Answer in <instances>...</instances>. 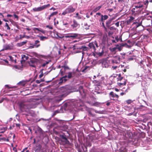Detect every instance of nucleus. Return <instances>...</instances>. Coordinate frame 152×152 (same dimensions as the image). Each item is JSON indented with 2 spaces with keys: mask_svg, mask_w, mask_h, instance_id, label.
<instances>
[{
  "mask_svg": "<svg viewBox=\"0 0 152 152\" xmlns=\"http://www.w3.org/2000/svg\"><path fill=\"white\" fill-rule=\"evenodd\" d=\"M19 107L22 112L27 111V110L29 109L34 108L35 105L31 103L25 104L21 102L19 104Z\"/></svg>",
  "mask_w": 152,
  "mask_h": 152,
  "instance_id": "obj_1",
  "label": "nucleus"
},
{
  "mask_svg": "<svg viewBox=\"0 0 152 152\" xmlns=\"http://www.w3.org/2000/svg\"><path fill=\"white\" fill-rule=\"evenodd\" d=\"M143 3L141 1L135 3L134 4V7L132 9V11L136 13H140L141 12V11L143 9Z\"/></svg>",
  "mask_w": 152,
  "mask_h": 152,
  "instance_id": "obj_2",
  "label": "nucleus"
},
{
  "mask_svg": "<svg viewBox=\"0 0 152 152\" xmlns=\"http://www.w3.org/2000/svg\"><path fill=\"white\" fill-rule=\"evenodd\" d=\"M108 18V17L107 15H102L101 18H100L99 20V22L100 23L101 26L104 28L105 31H107V29L105 26L104 21L105 20H107Z\"/></svg>",
  "mask_w": 152,
  "mask_h": 152,
  "instance_id": "obj_3",
  "label": "nucleus"
},
{
  "mask_svg": "<svg viewBox=\"0 0 152 152\" xmlns=\"http://www.w3.org/2000/svg\"><path fill=\"white\" fill-rule=\"evenodd\" d=\"M79 34L77 33H70L68 34L65 36L59 37L60 38H71L72 39H76L78 37Z\"/></svg>",
  "mask_w": 152,
  "mask_h": 152,
  "instance_id": "obj_4",
  "label": "nucleus"
},
{
  "mask_svg": "<svg viewBox=\"0 0 152 152\" xmlns=\"http://www.w3.org/2000/svg\"><path fill=\"white\" fill-rule=\"evenodd\" d=\"M120 58L118 56H114L111 60V64L112 65H118L120 63Z\"/></svg>",
  "mask_w": 152,
  "mask_h": 152,
  "instance_id": "obj_5",
  "label": "nucleus"
},
{
  "mask_svg": "<svg viewBox=\"0 0 152 152\" xmlns=\"http://www.w3.org/2000/svg\"><path fill=\"white\" fill-rule=\"evenodd\" d=\"M50 6V4H48L39 7L37 8L35 7L33 8V10L34 12H40L49 7Z\"/></svg>",
  "mask_w": 152,
  "mask_h": 152,
  "instance_id": "obj_6",
  "label": "nucleus"
},
{
  "mask_svg": "<svg viewBox=\"0 0 152 152\" xmlns=\"http://www.w3.org/2000/svg\"><path fill=\"white\" fill-rule=\"evenodd\" d=\"M38 61V60L35 58H32L30 59V61L28 62L29 65L31 67H36L35 64H37Z\"/></svg>",
  "mask_w": 152,
  "mask_h": 152,
  "instance_id": "obj_7",
  "label": "nucleus"
},
{
  "mask_svg": "<svg viewBox=\"0 0 152 152\" xmlns=\"http://www.w3.org/2000/svg\"><path fill=\"white\" fill-rule=\"evenodd\" d=\"M60 137L62 139L64 140L62 141L64 142V143L66 144L69 145L70 143L69 141L68 140L66 136L64 134H60Z\"/></svg>",
  "mask_w": 152,
  "mask_h": 152,
  "instance_id": "obj_8",
  "label": "nucleus"
},
{
  "mask_svg": "<svg viewBox=\"0 0 152 152\" xmlns=\"http://www.w3.org/2000/svg\"><path fill=\"white\" fill-rule=\"evenodd\" d=\"M68 13H71L74 12L75 10V9L72 6H69L66 9Z\"/></svg>",
  "mask_w": 152,
  "mask_h": 152,
  "instance_id": "obj_9",
  "label": "nucleus"
},
{
  "mask_svg": "<svg viewBox=\"0 0 152 152\" xmlns=\"http://www.w3.org/2000/svg\"><path fill=\"white\" fill-rule=\"evenodd\" d=\"M79 26V24L75 20H73V23L71 25V26L73 28H77Z\"/></svg>",
  "mask_w": 152,
  "mask_h": 152,
  "instance_id": "obj_10",
  "label": "nucleus"
},
{
  "mask_svg": "<svg viewBox=\"0 0 152 152\" xmlns=\"http://www.w3.org/2000/svg\"><path fill=\"white\" fill-rule=\"evenodd\" d=\"M93 83L95 85L99 86H100L101 84L102 83L101 81L100 80H94L93 81Z\"/></svg>",
  "mask_w": 152,
  "mask_h": 152,
  "instance_id": "obj_11",
  "label": "nucleus"
},
{
  "mask_svg": "<svg viewBox=\"0 0 152 152\" xmlns=\"http://www.w3.org/2000/svg\"><path fill=\"white\" fill-rule=\"evenodd\" d=\"M88 46L90 48L93 50L94 52H95L96 49L95 46H94V43L93 42L90 43L88 44Z\"/></svg>",
  "mask_w": 152,
  "mask_h": 152,
  "instance_id": "obj_12",
  "label": "nucleus"
},
{
  "mask_svg": "<svg viewBox=\"0 0 152 152\" xmlns=\"http://www.w3.org/2000/svg\"><path fill=\"white\" fill-rule=\"evenodd\" d=\"M75 72H69L68 73V75L67 76V77L69 79H70L72 77L74 76L75 74Z\"/></svg>",
  "mask_w": 152,
  "mask_h": 152,
  "instance_id": "obj_13",
  "label": "nucleus"
},
{
  "mask_svg": "<svg viewBox=\"0 0 152 152\" xmlns=\"http://www.w3.org/2000/svg\"><path fill=\"white\" fill-rule=\"evenodd\" d=\"M112 20L110 19L107 20L106 23V27H107L108 28H109L110 26L111 25V23L112 22Z\"/></svg>",
  "mask_w": 152,
  "mask_h": 152,
  "instance_id": "obj_14",
  "label": "nucleus"
},
{
  "mask_svg": "<svg viewBox=\"0 0 152 152\" xmlns=\"http://www.w3.org/2000/svg\"><path fill=\"white\" fill-rule=\"evenodd\" d=\"M118 1L120 4L125 5L128 3L129 0H118Z\"/></svg>",
  "mask_w": 152,
  "mask_h": 152,
  "instance_id": "obj_15",
  "label": "nucleus"
},
{
  "mask_svg": "<svg viewBox=\"0 0 152 152\" xmlns=\"http://www.w3.org/2000/svg\"><path fill=\"white\" fill-rule=\"evenodd\" d=\"M109 95L111 96L113 98L115 97L117 99H118L119 98V96L118 95L114 94L113 91H111Z\"/></svg>",
  "mask_w": 152,
  "mask_h": 152,
  "instance_id": "obj_16",
  "label": "nucleus"
},
{
  "mask_svg": "<svg viewBox=\"0 0 152 152\" xmlns=\"http://www.w3.org/2000/svg\"><path fill=\"white\" fill-rule=\"evenodd\" d=\"M142 14L145 17H146L148 15L151 14V13L150 12L148 11L147 10H145L144 12H142Z\"/></svg>",
  "mask_w": 152,
  "mask_h": 152,
  "instance_id": "obj_17",
  "label": "nucleus"
},
{
  "mask_svg": "<svg viewBox=\"0 0 152 152\" xmlns=\"http://www.w3.org/2000/svg\"><path fill=\"white\" fill-rule=\"evenodd\" d=\"M134 18L133 17H131L129 19L126 21V23L127 25H129L132 22V21L134 20Z\"/></svg>",
  "mask_w": 152,
  "mask_h": 152,
  "instance_id": "obj_18",
  "label": "nucleus"
},
{
  "mask_svg": "<svg viewBox=\"0 0 152 152\" xmlns=\"http://www.w3.org/2000/svg\"><path fill=\"white\" fill-rule=\"evenodd\" d=\"M71 87L70 86L66 85L64 87H63V89L65 91H68L70 89Z\"/></svg>",
  "mask_w": 152,
  "mask_h": 152,
  "instance_id": "obj_19",
  "label": "nucleus"
},
{
  "mask_svg": "<svg viewBox=\"0 0 152 152\" xmlns=\"http://www.w3.org/2000/svg\"><path fill=\"white\" fill-rule=\"evenodd\" d=\"M67 80V79L66 78H62L61 77L60 79V82L59 83V84H61L63 82H65Z\"/></svg>",
  "mask_w": 152,
  "mask_h": 152,
  "instance_id": "obj_20",
  "label": "nucleus"
},
{
  "mask_svg": "<svg viewBox=\"0 0 152 152\" xmlns=\"http://www.w3.org/2000/svg\"><path fill=\"white\" fill-rule=\"evenodd\" d=\"M9 58H10L9 60L10 61H11L12 62H14L15 63H16V59H15V58L14 59V58L12 56H9Z\"/></svg>",
  "mask_w": 152,
  "mask_h": 152,
  "instance_id": "obj_21",
  "label": "nucleus"
},
{
  "mask_svg": "<svg viewBox=\"0 0 152 152\" xmlns=\"http://www.w3.org/2000/svg\"><path fill=\"white\" fill-rule=\"evenodd\" d=\"M124 81L123 83L121 82H118V84L119 86H125L126 84V81L125 79H124Z\"/></svg>",
  "mask_w": 152,
  "mask_h": 152,
  "instance_id": "obj_22",
  "label": "nucleus"
},
{
  "mask_svg": "<svg viewBox=\"0 0 152 152\" xmlns=\"http://www.w3.org/2000/svg\"><path fill=\"white\" fill-rule=\"evenodd\" d=\"M27 42V41L26 40L25 41H23L20 43H17V46L19 47H21L26 44Z\"/></svg>",
  "mask_w": 152,
  "mask_h": 152,
  "instance_id": "obj_23",
  "label": "nucleus"
},
{
  "mask_svg": "<svg viewBox=\"0 0 152 152\" xmlns=\"http://www.w3.org/2000/svg\"><path fill=\"white\" fill-rule=\"evenodd\" d=\"M40 41L38 40H36L34 44L35 46V48H37L39 47L40 45V44L37 45V44L39 43Z\"/></svg>",
  "mask_w": 152,
  "mask_h": 152,
  "instance_id": "obj_24",
  "label": "nucleus"
},
{
  "mask_svg": "<svg viewBox=\"0 0 152 152\" xmlns=\"http://www.w3.org/2000/svg\"><path fill=\"white\" fill-rule=\"evenodd\" d=\"M36 147L37 148L35 151L36 152H38V151H39L41 148V145L39 144L36 145Z\"/></svg>",
  "mask_w": 152,
  "mask_h": 152,
  "instance_id": "obj_25",
  "label": "nucleus"
},
{
  "mask_svg": "<svg viewBox=\"0 0 152 152\" xmlns=\"http://www.w3.org/2000/svg\"><path fill=\"white\" fill-rule=\"evenodd\" d=\"M12 48V47L10 45H6L4 47V49L5 50H11Z\"/></svg>",
  "mask_w": 152,
  "mask_h": 152,
  "instance_id": "obj_26",
  "label": "nucleus"
},
{
  "mask_svg": "<svg viewBox=\"0 0 152 152\" xmlns=\"http://www.w3.org/2000/svg\"><path fill=\"white\" fill-rule=\"evenodd\" d=\"M102 7V6H100L96 7L93 10V12H96L97 11L99 10Z\"/></svg>",
  "mask_w": 152,
  "mask_h": 152,
  "instance_id": "obj_27",
  "label": "nucleus"
},
{
  "mask_svg": "<svg viewBox=\"0 0 152 152\" xmlns=\"http://www.w3.org/2000/svg\"><path fill=\"white\" fill-rule=\"evenodd\" d=\"M124 78L123 77H121V74H119L118 75V76L117 79V81H121Z\"/></svg>",
  "mask_w": 152,
  "mask_h": 152,
  "instance_id": "obj_28",
  "label": "nucleus"
},
{
  "mask_svg": "<svg viewBox=\"0 0 152 152\" xmlns=\"http://www.w3.org/2000/svg\"><path fill=\"white\" fill-rule=\"evenodd\" d=\"M27 81H20V82L19 83V84L21 86H24L26 85V82Z\"/></svg>",
  "mask_w": 152,
  "mask_h": 152,
  "instance_id": "obj_29",
  "label": "nucleus"
},
{
  "mask_svg": "<svg viewBox=\"0 0 152 152\" xmlns=\"http://www.w3.org/2000/svg\"><path fill=\"white\" fill-rule=\"evenodd\" d=\"M136 58V57L135 56H133L129 58L128 59L129 61H131L133 60L134 59H135Z\"/></svg>",
  "mask_w": 152,
  "mask_h": 152,
  "instance_id": "obj_30",
  "label": "nucleus"
},
{
  "mask_svg": "<svg viewBox=\"0 0 152 152\" xmlns=\"http://www.w3.org/2000/svg\"><path fill=\"white\" fill-rule=\"evenodd\" d=\"M79 48L80 50L82 49L83 50L86 51L87 50L88 48L86 46H82L80 47Z\"/></svg>",
  "mask_w": 152,
  "mask_h": 152,
  "instance_id": "obj_31",
  "label": "nucleus"
},
{
  "mask_svg": "<svg viewBox=\"0 0 152 152\" xmlns=\"http://www.w3.org/2000/svg\"><path fill=\"white\" fill-rule=\"evenodd\" d=\"M62 68H64V72H65L66 69L70 70V68L67 66H61Z\"/></svg>",
  "mask_w": 152,
  "mask_h": 152,
  "instance_id": "obj_32",
  "label": "nucleus"
},
{
  "mask_svg": "<svg viewBox=\"0 0 152 152\" xmlns=\"http://www.w3.org/2000/svg\"><path fill=\"white\" fill-rule=\"evenodd\" d=\"M43 69H41L40 71V73H41L40 74L39 76V78H41L44 75V74L43 72Z\"/></svg>",
  "mask_w": 152,
  "mask_h": 152,
  "instance_id": "obj_33",
  "label": "nucleus"
},
{
  "mask_svg": "<svg viewBox=\"0 0 152 152\" xmlns=\"http://www.w3.org/2000/svg\"><path fill=\"white\" fill-rule=\"evenodd\" d=\"M21 58L23 59H24L26 60H27L28 58V57L27 56H26L25 55H22Z\"/></svg>",
  "mask_w": 152,
  "mask_h": 152,
  "instance_id": "obj_34",
  "label": "nucleus"
},
{
  "mask_svg": "<svg viewBox=\"0 0 152 152\" xmlns=\"http://www.w3.org/2000/svg\"><path fill=\"white\" fill-rule=\"evenodd\" d=\"M10 21L11 22V23L13 25L16 26L17 25V23L15 21H14L13 20H10Z\"/></svg>",
  "mask_w": 152,
  "mask_h": 152,
  "instance_id": "obj_35",
  "label": "nucleus"
},
{
  "mask_svg": "<svg viewBox=\"0 0 152 152\" xmlns=\"http://www.w3.org/2000/svg\"><path fill=\"white\" fill-rule=\"evenodd\" d=\"M40 38V39L42 41H43L45 39H47L48 37H46L44 36H39Z\"/></svg>",
  "mask_w": 152,
  "mask_h": 152,
  "instance_id": "obj_36",
  "label": "nucleus"
},
{
  "mask_svg": "<svg viewBox=\"0 0 152 152\" xmlns=\"http://www.w3.org/2000/svg\"><path fill=\"white\" fill-rule=\"evenodd\" d=\"M120 67V66H118L117 65H113L112 68L113 69V70H115L116 69L118 68H119Z\"/></svg>",
  "mask_w": 152,
  "mask_h": 152,
  "instance_id": "obj_37",
  "label": "nucleus"
},
{
  "mask_svg": "<svg viewBox=\"0 0 152 152\" xmlns=\"http://www.w3.org/2000/svg\"><path fill=\"white\" fill-rule=\"evenodd\" d=\"M7 127H4L1 129V131L0 132L1 133H4L5 131L7 130Z\"/></svg>",
  "mask_w": 152,
  "mask_h": 152,
  "instance_id": "obj_38",
  "label": "nucleus"
},
{
  "mask_svg": "<svg viewBox=\"0 0 152 152\" xmlns=\"http://www.w3.org/2000/svg\"><path fill=\"white\" fill-rule=\"evenodd\" d=\"M147 125L149 128H151L152 129V123L150 122H148Z\"/></svg>",
  "mask_w": 152,
  "mask_h": 152,
  "instance_id": "obj_39",
  "label": "nucleus"
},
{
  "mask_svg": "<svg viewBox=\"0 0 152 152\" xmlns=\"http://www.w3.org/2000/svg\"><path fill=\"white\" fill-rule=\"evenodd\" d=\"M58 13V12L57 11L51 13L50 15V16H51L52 17L54 15H57Z\"/></svg>",
  "mask_w": 152,
  "mask_h": 152,
  "instance_id": "obj_40",
  "label": "nucleus"
},
{
  "mask_svg": "<svg viewBox=\"0 0 152 152\" xmlns=\"http://www.w3.org/2000/svg\"><path fill=\"white\" fill-rule=\"evenodd\" d=\"M49 61H45V62L43 63L41 65V67H45L46 65L47 64H48L49 63Z\"/></svg>",
  "mask_w": 152,
  "mask_h": 152,
  "instance_id": "obj_41",
  "label": "nucleus"
},
{
  "mask_svg": "<svg viewBox=\"0 0 152 152\" xmlns=\"http://www.w3.org/2000/svg\"><path fill=\"white\" fill-rule=\"evenodd\" d=\"M88 115L90 116L93 117L94 116V115L93 114L90 110H88Z\"/></svg>",
  "mask_w": 152,
  "mask_h": 152,
  "instance_id": "obj_42",
  "label": "nucleus"
},
{
  "mask_svg": "<svg viewBox=\"0 0 152 152\" xmlns=\"http://www.w3.org/2000/svg\"><path fill=\"white\" fill-rule=\"evenodd\" d=\"M44 80L42 79H41L40 80H37L36 81V83L37 84H39L41 82H44Z\"/></svg>",
  "mask_w": 152,
  "mask_h": 152,
  "instance_id": "obj_43",
  "label": "nucleus"
},
{
  "mask_svg": "<svg viewBox=\"0 0 152 152\" xmlns=\"http://www.w3.org/2000/svg\"><path fill=\"white\" fill-rule=\"evenodd\" d=\"M116 49L117 48H116V47H115L112 48H110V50L111 52H114L116 51Z\"/></svg>",
  "mask_w": 152,
  "mask_h": 152,
  "instance_id": "obj_44",
  "label": "nucleus"
},
{
  "mask_svg": "<svg viewBox=\"0 0 152 152\" xmlns=\"http://www.w3.org/2000/svg\"><path fill=\"white\" fill-rule=\"evenodd\" d=\"M5 27H7V30H9L10 29V27L9 26L8 23H6Z\"/></svg>",
  "mask_w": 152,
  "mask_h": 152,
  "instance_id": "obj_45",
  "label": "nucleus"
},
{
  "mask_svg": "<svg viewBox=\"0 0 152 152\" xmlns=\"http://www.w3.org/2000/svg\"><path fill=\"white\" fill-rule=\"evenodd\" d=\"M68 12L66 9L62 13V15H65L67 14H68Z\"/></svg>",
  "mask_w": 152,
  "mask_h": 152,
  "instance_id": "obj_46",
  "label": "nucleus"
},
{
  "mask_svg": "<svg viewBox=\"0 0 152 152\" xmlns=\"http://www.w3.org/2000/svg\"><path fill=\"white\" fill-rule=\"evenodd\" d=\"M104 53V52L103 50H102V51L101 52H99L98 54V55L99 56H102Z\"/></svg>",
  "mask_w": 152,
  "mask_h": 152,
  "instance_id": "obj_47",
  "label": "nucleus"
},
{
  "mask_svg": "<svg viewBox=\"0 0 152 152\" xmlns=\"http://www.w3.org/2000/svg\"><path fill=\"white\" fill-rule=\"evenodd\" d=\"M149 2V1L148 0H146L143 3V4H144L145 5H146V6H147L148 3Z\"/></svg>",
  "mask_w": 152,
  "mask_h": 152,
  "instance_id": "obj_48",
  "label": "nucleus"
},
{
  "mask_svg": "<svg viewBox=\"0 0 152 152\" xmlns=\"http://www.w3.org/2000/svg\"><path fill=\"white\" fill-rule=\"evenodd\" d=\"M99 104V103L98 102H95L93 104H92L91 105L92 106H97Z\"/></svg>",
  "mask_w": 152,
  "mask_h": 152,
  "instance_id": "obj_49",
  "label": "nucleus"
},
{
  "mask_svg": "<svg viewBox=\"0 0 152 152\" xmlns=\"http://www.w3.org/2000/svg\"><path fill=\"white\" fill-rule=\"evenodd\" d=\"M46 27L47 28H48L50 29H53V27L51 26L47 25Z\"/></svg>",
  "mask_w": 152,
  "mask_h": 152,
  "instance_id": "obj_50",
  "label": "nucleus"
},
{
  "mask_svg": "<svg viewBox=\"0 0 152 152\" xmlns=\"http://www.w3.org/2000/svg\"><path fill=\"white\" fill-rule=\"evenodd\" d=\"M80 47H78L77 45H74V46H73V48H74V50H75V49H79V48Z\"/></svg>",
  "mask_w": 152,
  "mask_h": 152,
  "instance_id": "obj_51",
  "label": "nucleus"
},
{
  "mask_svg": "<svg viewBox=\"0 0 152 152\" xmlns=\"http://www.w3.org/2000/svg\"><path fill=\"white\" fill-rule=\"evenodd\" d=\"M34 30H37L38 31H39L40 32V31L42 30L41 29H40V28H34Z\"/></svg>",
  "mask_w": 152,
  "mask_h": 152,
  "instance_id": "obj_52",
  "label": "nucleus"
},
{
  "mask_svg": "<svg viewBox=\"0 0 152 152\" xmlns=\"http://www.w3.org/2000/svg\"><path fill=\"white\" fill-rule=\"evenodd\" d=\"M79 13H76V16H75V18H77L78 17V19H81V17H79L78 16V15H79Z\"/></svg>",
  "mask_w": 152,
  "mask_h": 152,
  "instance_id": "obj_53",
  "label": "nucleus"
},
{
  "mask_svg": "<svg viewBox=\"0 0 152 152\" xmlns=\"http://www.w3.org/2000/svg\"><path fill=\"white\" fill-rule=\"evenodd\" d=\"M13 15L15 18L17 19V20H18L19 18V17L17 15H16L15 14H14Z\"/></svg>",
  "mask_w": 152,
  "mask_h": 152,
  "instance_id": "obj_54",
  "label": "nucleus"
},
{
  "mask_svg": "<svg viewBox=\"0 0 152 152\" xmlns=\"http://www.w3.org/2000/svg\"><path fill=\"white\" fill-rule=\"evenodd\" d=\"M65 72H64V71H62L61 69L60 71V73L62 75H63L64 74Z\"/></svg>",
  "mask_w": 152,
  "mask_h": 152,
  "instance_id": "obj_55",
  "label": "nucleus"
},
{
  "mask_svg": "<svg viewBox=\"0 0 152 152\" xmlns=\"http://www.w3.org/2000/svg\"><path fill=\"white\" fill-rule=\"evenodd\" d=\"M68 25H69V24H68V23H64L63 24V25L66 26V27H69Z\"/></svg>",
  "mask_w": 152,
  "mask_h": 152,
  "instance_id": "obj_56",
  "label": "nucleus"
},
{
  "mask_svg": "<svg viewBox=\"0 0 152 152\" xmlns=\"http://www.w3.org/2000/svg\"><path fill=\"white\" fill-rule=\"evenodd\" d=\"M148 120V118H145L143 120V121L145 123Z\"/></svg>",
  "mask_w": 152,
  "mask_h": 152,
  "instance_id": "obj_57",
  "label": "nucleus"
},
{
  "mask_svg": "<svg viewBox=\"0 0 152 152\" xmlns=\"http://www.w3.org/2000/svg\"><path fill=\"white\" fill-rule=\"evenodd\" d=\"M30 45H32L30 46V48H32L34 47H35V46L32 44H30Z\"/></svg>",
  "mask_w": 152,
  "mask_h": 152,
  "instance_id": "obj_58",
  "label": "nucleus"
},
{
  "mask_svg": "<svg viewBox=\"0 0 152 152\" xmlns=\"http://www.w3.org/2000/svg\"><path fill=\"white\" fill-rule=\"evenodd\" d=\"M127 45V44L126 43H125V44H120V46L122 47H124L126 45Z\"/></svg>",
  "mask_w": 152,
  "mask_h": 152,
  "instance_id": "obj_59",
  "label": "nucleus"
},
{
  "mask_svg": "<svg viewBox=\"0 0 152 152\" xmlns=\"http://www.w3.org/2000/svg\"><path fill=\"white\" fill-rule=\"evenodd\" d=\"M13 150L15 152H18L17 149L15 147H13Z\"/></svg>",
  "mask_w": 152,
  "mask_h": 152,
  "instance_id": "obj_60",
  "label": "nucleus"
},
{
  "mask_svg": "<svg viewBox=\"0 0 152 152\" xmlns=\"http://www.w3.org/2000/svg\"><path fill=\"white\" fill-rule=\"evenodd\" d=\"M115 39L116 40L117 42H118L119 41V38H118V36H116L115 37Z\"/></svg>",
  "mask_w": 152,
  "mask_h": 152,
  "instance_id": "obj_61",
  "label": "nucleus"
},
{
  "mask_svg": "<svg viewBox=\"0 0 152 152\" xmlns=\"http://www.w3.org/2000/svg\"><path fill=\"white\" fill-rule=\"evenodd\" d=\"M117 49H118L119 51H121L122 50V47L120 46L118 47H116Z\"/></svg>",
  "mask_w": 152,
  "mask_h": 152,
  "instance_id": "obj_62",
  "label": "nucleus"
},
{
  "mask_svg": "<svg viewBox=\"0 0 152 152\" xmlns=\"http://www.w3.org/2000/svg\"><path fill=\"white\" fill-rule=\"evenodd\" d=\"M26 61V60H25L24 59H23V60H22L20 62H21V64H22L25 62Z\"/></svg>",
  "mask_w": 152,
  "mask_h": 152,
  "instance_id": "obj_63",
  "label": "nucleus"
},
{
  "mask_svg": "<svg viewBox=\"0 0 152 152\" xmlns=\"http://www.w3.org/2000/svg\"><path fill=\"white\" fill-rule=\"evenodd\" d=\"M115 24L117 27H118L119 26V22H117Z\"/></svg>",
  "mask_w": 152,
  "mask_h": 152,
  "instance_id": "obj_64",
  "label": "nucleus"
}]
</instances>
